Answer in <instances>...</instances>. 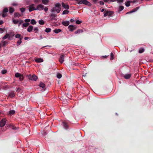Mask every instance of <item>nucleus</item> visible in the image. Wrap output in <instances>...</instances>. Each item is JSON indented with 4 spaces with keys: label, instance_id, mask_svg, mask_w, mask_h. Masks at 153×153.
<instances>
[{
    "label": "nucleus",
    "instance_id": "nucleus-23",
    "mask_svg": "<svg viewBox=\"0 0 153 153\" xmlns=\"http://www.w3.org/2000/svg\"><path fill=\"white\" fill-rule=\"evenodd\" d=\"M62 31V30L60 29H55L53 31L54 33L56 34H58L60 32Z\"/></svg>",
    "mask_w": 153,
    "mask_h": 153
},
{
    "label": "nucleus",
    "instance_id": "nucleus-20",
    "mask_svg": "<svg viewBox=\"0 0 153 153\" xmlns=\"http://www.w3.org/2000/svg\"><path fill=\"white\" fill-rule=\"evenodd\" d=\"M15 11L14 8L12 7H9V12L10 13H13Z\"/></svg>",
    "mask_w": 153,
    "mask_h": 153
},
{
    "label": "nucleus",
    "instance_id": "nucleus-41",
    "mask_svg": "<svg viewBox=\"0 0 153 153\" xmlns=\"http://www.w3.org/2000/svg\"><path fill=\"white\" fill-rule=\"evenodd\" d=\"M21 75V74L19 73H17L15 74V76L16 78H19V77H20V76Z\"/></svg>",
    "mask_w": 153,
    "mask_h": 153
},
{
    "label": "nucleus",
    "instance_id": "nucleus-30",
    "mask_svg": "<svg viewBox=\"0 0 153 153\" xmlns=\"http://www.w3.org/2000/svg\"><path fill=\"white\" fill-rule=\"evenodd\" d=\"M144 50L143 48H141L139 49L138 52L139 53H141L143 52Z\"/></svg>",
    "mask_w": 153,
    "mask_h": 153
},
{
    "label": "nucleus",
    "instance_id": "nucleus-33",
    "mask_svg": "<svg viewBox=\"0 0 153 153\" xmlns=\"http://www.w3.org/2000/svg\"><path fill=\"white\" fill-rule=\"evenodd\" d=\"M124 7L123 6H120L119 7L118 9L119 13L122 11L124 9Z\"/></svg>",
    "mask_w": 153,
    "mask_h": 153
},
{
    "label": "nucleus",
    "instance_id": "nucleus-14",
    "mask_svg": "<svg viewBox=\"0 0 153 153\" xmlns=\"http://www.w3.org/2000/svg\"><path fill=\"white\" fill-rule=\"evenodd\" d=\"M8 38V39L10 40L11 39L10 38V35L8 33H6L5 35L2 38L3 40H5L7 39V38Z\"/></svg>",
    "mask_w": 153,
    "mask_h": 153
},
{
    "label": "nucleus",
    "instance_id": "nucleus-17",
    "mask_svg": "<svg viewBox=\"0 0 153 153\" xmlns=\"http://www.w3.org/2000/svg\"><path fill=\"white\" fill-rule=\"evenodd\" d=\"M35 61L38 63L42 62L43 61V60L42 58H36L35 59Z\"/></svg>",
    "mask_w": 153,
    "mask_h": 153
},
{
    "label": "nucleus",
    "instance_id": "nucleus-39",
    "mask_svg": "<svg viewBox=\"0 0 153 153\" xmlns=\"http://www.w3.org/2000/svg\"><path fill=\"white\" fill-rule=\"evenodd\" d=\"M14 16V17L15 18L17 17L19 18L21 16L20 15L19 13H15Z\"/></svg>",
    "mask_w": 153,
    "mask_h": 153
},
{
    "label": "nucleus",
    "instance_id": "nucleus-64",
    "mask_svg": "<svg viewBox=\"0 0 153 153\" xmlns=\"http://www.w3.org/2000/svg\"><path fill=\"white\" fill-rule=\"evenodd\" d=\"M70 21L71 22H73L74 21V20L73 19H71L70 20Z\"/></svg>",
    "mask_w": 153,
    "mask_h": 153
},
{
    "label": "nucleus",
    "instance_id": "nucleus-53",
    "mask_svg": "<svg viewBox=\"0 0 153 153\" xmlns=\"http://www.w3.org/2000/svg\"><path fill=\"white\" fill-rule=\"evenodd\" d=\"M61 8H58V9H56V11L57 12V13H59L61 10Z\"/></svg>",
    "mask_w": 153,
    "mask_h": 153
},
{
    "label": "nucleus",
    "instance_id": "nucleus-32",
    "mask_svg": "<svg viewBox=\"0 0 153 153\" xmlns=\"http://www.w3.org/2000/svg\"><path fill=\"white\" fill-rule=\"evenodd\" d=\"M30 23L31 24L35 25L36 24V22L34 19H32L31 20Z\"/></svg>",
    "mask_w": 153,
    "mask_h": 153
},
{
    "label": "nucleus",
    "instance_id": "nucleus-19",
    "mask_svg": "<svg viewBox=\"0 0 153 153\" xmlns=\"http://www.w3.org/2000/svg\"><path fill=\"white\" fill-rule=\"evenodd\" d=\"M55 6V8L56 9V8H61V4L59 3H56L54 4Z\"/></svg>",
    "mask_w": 153,
    "mask_h": 153
},
{
    "label": "nucleus",
    "instance_id": "nucleus-35",
    "mask_svg": "<svg viewBox=\"0 0 153 153\" xmlns=\"http://www.w3.org/2000/svg\"><path fill=\"white\" fill-rule=\"evenodd\" d=\"M39 23L41 25H43L45 24V22L43 20L40 19L39 20Z\"/></svg>",
    "mask_w": 153,
    "mask_h": 153
},
{
    "label": "nucleus",
    "instance_id": "nucleus-24",
    "mask_svg": "<svg viewBox=\"0 0 153 153\" xmlns=\"http://www.w3.org/2000/svg\"><path fill=\"white\" fill-rule=\"evenodd\" d=\"M132 1H128L125 3V4L126 7H128L130 6V3L132 2Z\"/></svg>",
    "mask_w": 153,
    "mask_h": 153
},
{
    "label": "nucleus",
    "instance_id": "nucleus-21",
    "mask_svg": "<svg viewBox=\"0 0 153 153\" xmlns=\"http://www.w3.org/2000/svg\"><path fill=\"white\" fill-rule=\"evenodd\" d=\"M43 4L45 5H47L49 2V0H41Z\"/></svg>",
    "mask_w": 153,
    "mask_h": 153
},
{
    "label": "nucleus",
    "instance_id": "nucleus-46",
    "mask_svg": "<svg viewBox=\"0 0 153 153\" xmlns=\"http://www.w3.org/2000/svg\"><path fill=\"white\" fill-rule=\"evenodd\" d=\"M82 22V21L81 20H77L76 21V24H79L81 23Z\"/></svg>",
    "mask_w": 153,
    "mask_h": 153
},
{
    "label": "nucleus",
    "instance_id": "nucleus-61",
    "mask_svg": "<svg viewBox=\"0 0 153 153\" xmlns=\"http://www.w3.org/2000/svg\"><path fill=\"white\" fill-rule=\"evenodd\" d=\"M10 35H11L12 36V37H13L14 36V34L13 33L11 32L10 33Z\"/></svg>",
    "mask_w": 153,
    "mask_h": 153
},
{
    "label": "nucleus",
    "instance_id": "nucleus-48",
    "mask_svg": "<svg viewBox=\"0 0 153 153\" xmlns=\"http://www.w3.org/2000/svg\"><path fill=\"white\" fill-rule=\"evenodd\" d=\"M7 72V70L5 69L2 70L1 71V73L3 74H5Z\"/></svg>",
    "mask_w": 153,
    "mask_h": 153
},
{
    "label": "nucleus",
    "instance_id": "nucleus-45",
    "mask_svg": "<svg viewBox=\"0 0 153 153\" xmlns=\"http://www.w3.org/2000/svg\"><path fill=\"white\" fill-rule=\"evenodd\" d=\"M33 30L34 31H36L35 32V33H38V31L39 30V29L37 27H34Z\"/></svg>",
    "mask_w": 153,
    "mask_h": 153
},
{
    "label": "nucleus",
    "instance_id": "nucleus-36",
    "mask_svg": "<svg viewBox=\"0 0 153 153\" xmlns=\"http://www.w3.org/2000/svg\"><path fill=\"white\" fill-rule=\"evenodd\" d=\"M19 22V20H16L15 19H13V22L15 24H17Z\"/></svg>",
    "mask_w": 153,
    "mask_h": 153
},
{
    "label": "nucleus",
    "instance_id": "nucleus-10",
    "mask_svg": "<svg viewBox=\"0 0 153 153\" xmlns=\"http://www.w3.org/2000/svg\"><path fill=\"white\" fill-rule=\"evenodd\" d=\"M64 57L65 55L64 54H62L60 56L59 59V61L60 63H62L64 61Z\"/></svg>",
    "mask_w": 153,
    "mask_h": 153
},
{
    "label": "nucleus",
    "instance_id": "nucleus-62",
    "mask_svg": "<svg viewBox=\"0 0 153 153\" xmlns=\"http://www.w3.org/2000/svg\"><path fill=\"white\" fill-rule=\"evenodd\" d=\"M5 13H2V16L4 18V17H6V15H5Z\"/></svg>",
    "mask_w": 153,
    "mask_h": 153
},
{
    "label": "nucleus",
    "instance_id": "nucleus-22",
    "mask_svg": "<svg viewBox=\"0 0 153 153\" xmlns=\"http://www.w3.org/2000/svg\"><path fill=\"white\" fill-rule=\"evenodd\" d=\"M15 37L16 38L19 39H22L23 37H21V35L20 34L17 33L15 36Z\"/></svg>",
    "mask_w": 153,
    "mask_h": 153
},
{
    "label": "nucleus",
    "instance_id": "nucleus-40",
    "mask_svg": "<svg viewBox=\"0 0 153 153\" xmlns=\"http://www.w3.org/2000/svg\"><path fill=\"white\" fill-rule=\"evenodd\" d=\"M8 11V9L7 8H4L3 10V13H7Z\"/></svg>",
    "mask_w": 153,
    "mask_h": 153
},
{
    "label": "nucleus",
    "instance_id": "nucleus-37",
    "mask_svg": "<svg viewBox=\"0 0 153 153\" xmlns=\"http://www.w3.org/2000/svg\"><path fill=\"white\" fill-rule=\"evenodd\" d=\"M72 65L75 66H79L81 65V64L78 63H76L75 62H73Z\"/></svg>",
    "mask_w": 153,
    "mask_h": 153
},
{
    "label": "nucleus",
    "instance_id": "nucleus-29",
    "mask_svg": "<svg viewBox=\"0 0 153 153\" xmlns=\"http://www.w3.org/2000/svg\"><path fill=\"white\" fill-rule=\"evenodd\" d=\"M69 13V11L68 10H65L63 11L62 14V15H66L68 14Z\"/></svg>",
    "mask_w": 153,
    "mask_h": 153
},
{
    "label": "nucleus",
    "instance_id": "nucleus-26",
    "mask_svg": "<svg viewBox=\"0 0 153 153\" xmlns=\"http://www.w3.org/2000/svg\"><path fill=\"white\" fill-rule=\"evenodd\" d=\"M22 39H20L18 40L16 42V45L17 46H19L21 44L22 42Z\"/></svg>",
    "mask_w": 153,
    "mask_h": 153
},
{
    "label": "nucleus",
    "instance_id": "nucleus-34",
    "mask_svg": "<svg viewBox=\"0 0 153 153\" xmlns=\"http://www.w3.org/2000/svg\"><path fill=\"white\" fill-rule=\"evenodd\" d=\"M29 23H24L22 24V28H24L25 27H27L29 25Z\"/></svg>",
    "mask_w": 153,
    "mask_h": 153
},
{
    "label": "nucleus",
    "instance_id": "nucleus-57",
    "mask_svg": "<svg viewBox=\"0 0 153 153\" xmlns=\"http://www.w3.org/2000/svg\"><path fill=\"white\" fill-rule=\"evenodd\" d=\"M12 128L13 130H16L18 129L19 128L13 126Z\"/></svg>",
    "mask_w": 153,
    "mask_h": 153
},
{
    "label": "nucleus",
    "instance_id": "nucleus-8",
    "mask_svg": "<svg viewBox=\"0 0 153 153\" xmlns=\"http://www.w3.org/2000/svg\"><path fill=\"white\" fill-rule=\"evenodd\" d=\"M6 123V120L5 119H2L0 121V127H2L4 126Z\"/></svg>",
    "mask_w": 153,
    "mask_h": 153
},
{
    "label": "nucleus",
    "instance_id": "nucleus-28",
    "mask_svg": "<svg viewBox=\"0 0 153 153\" xmlns=\"http://www.w3.org/2000/svg\"><path fill=\"white\" fill-rule=\"evenodd\" d=\"M40 87L42 88H44L45 87V84L43 82H41L39 85Z\"/></svg>",
    "mask_w": 153,
    "mask_h": 153
},
{
    "label": "nucleus",
    "instance_id": "nucleus-43",
    "mask_svg": "<svg viewBox=\"0 0 153 153\" xmlns=\"http://www.w3.org/2000/svg\"><path fill=\"white\" fill-rule=\"evenodd\" d=\"M114 58V55L112 52H111L110 53V58L111 60H112Z\"/></svg>",
    "mask_w": 153,
    "mask_h": 153
},
{
    "label": "nucleus",
    "instance_id": "nucleus-1",
    "mask_svg": "<svg viewBox=\"0 0 153 153\" xmlns=\"http://www.w3.org/2000/svg\"><path fill=\"white\" fill-rule=\"evenodd\" d=\"M77 4H83L89 7L91 6V3L87 0H80L77 2Z\"/></svg>",
    "mask_w": 153,
    "mask_h": 153
},
{
    "label": "nucleus",
    "instance_id": "nucleus-13",
    "mask_svg": "<svg viewBox=\"0 0 153 153\" xmlns=\"http://www.w3.org/2000/svg\"><path fill=\"white\" fill-rule=\"evenodd\" d=\"M62 25L65 26H67L69 25L70 22L68 21H63L62 22Z\"/></svg>",
    "mask_w": 153,
    "mask_h": 153
},
{
    "label": "nucleus",
    "instance_id": "nucleus-54",
    "mask_svg": "<svg viewBox=\"0 0 153 153\" xmlns=\"http://www.w3.org/2000/svg\"><path fill=\"white\" fill-rule=\"evenodd\" d=\"M44 11L45 12L47 13L48 12V8L47 7H44Z\"/></svg>",
    "mask_w": 153,
    "mask_h": 153
},
{
    "label": "nucleus",
    "instance_id": "nucleus-7",
    "mask_svg": "<svg viewBox=\"0 0 153 153\" xmlns=\"http://www.w3.org/2000/svg\"><path fill=\"white\" fill-rule=\"evenodd\" d=\"M44 6L42 4H38L36 8V10H41L44 9Z\"/></svg>",
    "mask_w": 153,
    "mask_h": 153
},
{
    "label": "nucleus",
    "instance_id": "nucleus-42",
    "mask_svg": "<svg viewBox=\"0 0 153 153\" xmlns=\"http://www.w3.org/2000/svg\"><path fill=\"white\" fill-rule=\"evenodd\" d=\"M20 81H22L24 79V77L22 74L20 76V77H19Z\"/></svg>",
    "mask_w": 153,
    "mask_h": 153
},
{
    "label": "nucleus",
    "instance_id": "nucleus-51",
    "mask_svg": "<svg viewBox=\"0 0 153 153\" xmlns=\"http://www.w3.org/2000/svg\"><path fill=\"white\" fill-rule=\"evenodd\" d=\"M117 2L120 4L122 3L123 2V0H117Z\"/></svg>",
    "mask_w": 153,
    "mask_h": 153
},
{
    "label": "nucleus",
    "instance_id": "nucleus-4",
    "mask_svg": "<svg viewBox=\"0 0 153 153\" xmlns=\"http://www.w3.org/2000/svg\"><path fill=\"white\" fill-rule=\"evenodd\" d=\"M50 21H52L53 20H57V15L55 14H51L49 16Z\"/></svg>",
    "mask_w": 153,
    "mask_h": 153
},
{
    "label": "nucleus",
    "instance_id": "nucleus-27",
    "mask_svg": "<svg viewBox=\"0 0 153 153\" xmlns=\"http://www.w3.org/2000/svg\"><path fill=\"white\" fill-rule=\"evenodd\" d=\"M140 8L139 7H138L135 8H134L132 10H131V11L132 13H133L137 11Z\"/></svg>",
    "mask_w": 153,
    "mask_h": 153
},
{
    "label": "nucleus",
    "instance_id": "nucleus-58",
    "mask_svg": "<svg viewBox=\"0 0 153 153\" xmlns=\"http://www.w3.org/2000/svg\"><path fill=\"white\" fill-rule=\"evenodd\" d=\"M11 5L13 6H16L17 5V4L16 3H13Z\"/></svg>",
    "mask_w": 153,
    "mask_h": 153
},
{
    "label": "nucleus",
    "instance_id": "nucleus-38",
    "mask_svg": "<svg viewBox=\"0 0 153 153\" xmlns=\"http://www.w3.org/2000/svg\"><path fill=\"white\" fill-rule=\"evenodd\" d=\"M51 28H46V29L45 30V31L47 33H48L50 32L51 31Z\"/></svg>",
    "mask_w": 153,
    "mask_h": 153
},
{
    "label": "nucleus",
    "instance_id": "nucleus-18",
    "mask_svg": "<svg viewBox=\"0 0 153 153\" xmlns=\"http://www.w3.org/2000/svg\"><path fill=\"white\" fill-rule=\"evenodd\" d=\"M131 76V74H126L124 76V78L126 79H129Z\"/></svg>",
    "mask_w": 153,
    "mask_h": 153
},
{
    "label": "nucleus",
    "instance_id": "nucleus-6",
    "mask_svg": "<svg viewBox=\"0 0 153 153\" xmlns=\"http://www.w3.org/2000/svg\"><path fill=\"white\" fill-rule=\"evenodd\" d=\"M35 4H32L28 6V10L30 12H32L33 10H36V8L34 7Z\"/></svg>",
    "mask_w": 153,
    "mask_h": 153
},
{
    "label": "nucleus",
    "instance_id": "nucleus-11",
    "mask_svg": "<svg viewBox=\"0 0 153 153\" xmlns=\"http://www.w3.org/2000/svg\"><path fill=\"white\" fill-rule=\"evenodd\" d=\"M62 126L65 129H67L69 128L67 123L66 122L63 121L62 122Z\"/></svg>",
    "mask_w": 153,
    "mask_h": 153
},
{
    "label": "nucleus",
    "instance_id": "nucleus-2",
    "mask_svg": "<svg viewBox=\"0 0 153 153\" xmlns=\"http://www.w3.org/2000/svg\"><path fill=\"white\" fill-rule=\"evenodd\" d=\"M114 13V12L113 11H111L105 10L104 12V16L106 17L107 16L111 17Z\"/></svg>",
    "mask_w": 153,
    "mask_h": 153
},
{
    "label": "nucleus",
    "instance_id": "nucleus-16",
    "mask_svg": "<svg viewBox=\"0 0 153 153\" xmlns=\"http://www.w3.org/2000/svg\"><path fill=\"white\" fill-rule=\"evenodd\" d=\"M83 32V30L82 29H78L76 31L74 32V33L75 34H79L82 33Z\"/></svg>",
    "mask_w": 153,
    "mask_h": 153
},
{
    "label": "nucleus",
    "instance_id": "nucleus-56",
    "mask_svg": "<svg viewBox=\"0 0 153 153\" xmlns=\"http://www.w3.org/2000/svg\"><path fill=\"white\" fill-rule=\"evenodd\" d=\"M100 4L101 5H103L104 4V2L102 1H100L99 2Z\"/></svg>",
    "mask_w": 153,
    "mask_h": 153
},
{
    "label": "nucleus",
    "instance_id": "nucleus-50",
    "mask_svg": "<svg viewBox=\"0 0 153 153\" xmlns=\"http://www.w3.org/2000/svg\"><path fill=\"white\" fill-rule=\"evenodd\" d=\"M21 90V88L19 87H18V88H16V91L17 92H19Z\"/></svg>",
    "mask_w": 153,
    "mask_h": 153
},
{
    "label": "nucleus",
    "instance_id": "nucleus-59",
    "mask_svg": "<svg viewBox=\"0 0 153 153\" xmlns=\"http://www.w3.org/2000/svg\"><path fill=\"white\" fill-rule=\"evenodd\" d=\"M51 12H54L56 11V9H51Z\"/></svg>",
    "mask_w": 153,
    "mask_h": 153
},
{
    "label": "nucleus",
    "instance_id": "nucleus-55",
    "mask_svg": "<svg viewBox=\"0 0 153 153\" xmlns=\"http://www.w3.org/2000/svg\"><path fill=\"white\" fill-rule=\"evenodd\" d=\"M4 31V30L3 29L0 27V33H2Z\"/></svg>",
    "mask_w": 153,
    "mask_h": 153
},
{
    "label": "nucleus",
    "instance_id": "nucleus-9",
    "mask_svg": "<svg viewBox=\"0 0 153 153\" xmlns=\"http://www.w3.org/2000/svg\"><path fill=\"white\" fill-rule=\"evenodd\" d=\"M8 95L10 98L14 97L15 96V93L14 91H11L8 93Z\"/></svg>",
    "mask_w": 153,
    "mask_h": 153
},
{
    "label": "nucleus",
    "instance_id": "nucleus-60",
    "mask_svg": "<svg viewBox=\"0 0 153 153\" xmlns=\"http://www.w3.org/2000/svg\"><path fill=\"white\" fill-rule=\"evenodd\" d=\"M19 22H20V23H21V24L22 23H23V22H24L23 20H22L21 19H19Z\"/></svg>",
    "mask_w": 153,
    "mask_h": 153
},
{
    "label": "nucleus",
    "instance_id": "nucleus-12",
    "mask_svg": "<svg viewBox=\"0 0 153 153\" xmlns=\"http://www.w3.org/2000/svg\"><path fill=\"white\" fill-rule=\"evenodd\" d=\"M62 6L64 9L66 10H68L69 8V5L68 4H65L64 3L62 2Z\"/></svg>",
    "mask_w": 153,
    "mask_h": 153
},
{
    "label": "nucleus",
    "instance_id": "nucleus-3",
    "mask_svg": "<svg viewBox=\"0 0 153 153\" xmlns=\"http://www.w3.org/2000/svg\"><path fill=\"white\" fill-rule=\"evenodd\" d=\"M28 78L29 80L31 81H36L38 79V77L35 74L31 75V74L27 75Z\"/></svg>",
    "mask_w": 153,
    "mask_h": 153
},
{
    "label": "nucleus",
    "instance_id": "nucleus-49",
    "mask_svg": "<svg viewBox=\"0 0 153 153\" xmlns=\"http://www.w3.org/2000/svg\"><path fill=\"white\" fill-rule=\"evenodd\" d=\"M20 10L22 13H23L25 11V9L24 7H22L20 9Z\"/></svg>",
    "mask_w": 153,
    "mask_h": 153
},
{
    "label": "nucleus",
    "instance_id": "nucleus-47",
    "mask_svg": "<svg viewBox=\"0 0 153 153\" xmlns=\"http://www.w3.org/2000/svg\"><path fill=\"white\" fill-rule=\"evenodd\" d=\"M2 43L3 45L4 46H5L6 44H7V42L5 41H2Z\"/></svg>",
    "mask_w": 153,
    "mask_h": 153
},
{
    "label": "nucleus",
    "instance_id": "nucleus-5",
    "mask_svg": "<svg viewBox=\"0 0 153 153\" xmlns=\"http://www.w3.org/2000/svg\"><path fill=\"white\" fill-rule=\"evenodd\" d=\"M77 27L76 25H70L68 27L69 31L71 32H73L76 30Z\"/></svg>",
    "mask_w": 153,
    "mask_h": 153
},
{
    "label": "nucleus",
    "instance_id": "nucleus-44",
    "mask_svg": "<svg viewBox=\"0 0 153 153\" xmlns=\"http://www.w3.org/2000/svg\"><path fill=\"white\" fill-rule=\"evenodd\" d=\"M40 0H33V1L35 4H38L40 1Z\"/></svg>",
    "mask_w": 153,
    "mask_h": 153
},
{
    "label": "nucleus",
    "instance_id": "nucleus-63",
    "mask_svg": "<svg viewBox=\"0 0 153 153\" xmlns=\"http://www.w3.org/2000/svg\"><path fill=\"white\" fill-rule=\"evenodd\" d=\"M3 21L2 20H0V25H2L3 23Z\"/></svg>",
    "mask_w": 153,
    "mask_h": 153
},
{
    "label": "nucleus",
    "instance_id": "nucleus-25",
    "mask_svg": "<svg viewBox=\"0 0 153 153\" xmlns=\"http://www.w3.org/2000/svg\"><path fill=\"white\" fill-rule=\"evenodd\" d=\"M15 111L14 110H11L9 111L8 114L10 115H13L15 114Z\"/></svg>",
    "mask_w": 153,
    "mask_h": 153
},
{
    "label": "nucleus",
    "instance_id": "nucleus-31",
    "mask_svg": "<svg viewBox=\"0 0 153 153\" xmlns=\"http://www.w3.org/2000/svg\"><path fill=\"white\" fill-rule=\"evenodd\" d=\"M62 77V75L61 74L58 73L56 74V77L58 79H60Z\"/></svg>",
    "mask_w": 153,
    "mask_h": 153
},
{
    "label": "nucleus",
    "instance_id": "nucleus-15",
    "mask_svg": "<svg viewBox=\"0 0 153 153\" xmlns=\"http://www.w3.org/2000/svg\"><path fill=\"white\" fill-rule=\"evenodd\" d=\"M33 29V26L32 25H30L28 27L27 31L29 32H31Z\"/></svg>",
    "mask_w": 153,
    "mask_h": 153
},
{
    "label": "nucleus",
    "instance_id": "nucleus-52",
    "mask_svg": "<svg viewBox=\"0 0 153 153\" xmlns=\"http://www.w3.org/2000/svg\"><path fill=\"white\" fill-rule=\"evenodd\" d=\"M31 21V20L30 19H25L24 20L25 22L26 23H29Z\"/></svg>",
    "mask_w": 153,
    "mask_h": 153
}]
</instances>
